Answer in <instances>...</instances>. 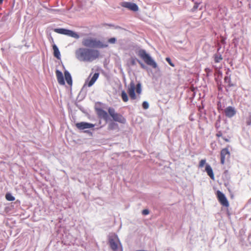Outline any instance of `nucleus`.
I'll return each instance as SVG.
<instances>
[{
  "mask_svg": "<svg viewBox=\"0 0 251 251\" xmlns=\"http://www.w3.org/2000/svg\"><path fill=\"white\" fill-rule=\"evenodd\" d=\"M76 53L77 58L83 61H92L100 56L98 50L88 49H79Z\"/></svg>",
  "mask_w": 251,
  "mask_h": 251,
  "instance_id": "1",
  "label": "nucleus"
},
{
  "mask_svg": "<svg viewBox=\"0 0 251 251\" xmlns=\"http://www.w3.org/2000/svg\"><path fill=\"white\" fill-rule=\"evenodd\" d=\"M142 85L140 83H138L135 85L133 81H131L129 84L127 92L129 95V97L131 100H135L140 98L142 93Z\"/></svg>",
  "mask_w": 251,
  "mask_h": 251,
  "instance_id": "2",
  "label": "nucleus"
},
{
  "mask_svg": "<svg viewBox=\"0 0 251 251\" xmlns=\"http://www.w3.org/2000/svg\"><path fill=\"white\" fill-rule=\"evenodd\" d=\"M82 43L84 46L86 47L103 48H106L108 46L107 45L103 44L100 40L92 38L84 39Z\"/></svg>",
  "mask_w": 251,
  "mask_h": 251,
  "instance_id": "3",
  "label": "nucleus"
},
{
  "mask_svg": "<svg viewBox=\"0 0 251 251\" xmlns=\"http://www.w3.org/2000/svg\"><path fill=\"white\" fill-rule=\"evenodd\" d=\"M138 55L148 65L151 66L153 68H157V65L156 63L148 53H147L145 50H140L138 52Z\"/></svg>",
  "mask_w": 251,
  "mask_h": 251,
  "instance_id": "4",
  "label": "nucleus"
},
{
  "mask_svg": "<svg viewBox=\"0 0 251 251\" xmlns=\"http://www.w3.org/2000/svg\"><path fill=\"white\" fill-rule=\"evenodd\" d=\"M108 112L110 116L115 122H117L121 124L126 123V119L121 114L116 112L114 108L109 107L108 109Z\"/></svg>",
  "mask_w": 251,
  "mask_h": 251,
  "instance_id": "5",
  "label": "nucleus"
},
{
  "mask_svg": "<svg viewBox=\"0 0 251 251\" xmlns=\"http://www.w3.org/2000/svg\"><path fill=\"white\" fill-rule=\"evenodd\" d=\"M108 241L111 249L113 251H117L119 249V245L121 246L118 236L115 234L110 236Z\"/></svg>",
  "mask_w": 251,
  "mask_h": 251,
  "instance_id": "6",
  "label": "nucleus"
},
{
  "mask_svg": "<svg viewBox=\"0 0 251 251\" xmlns=\"http://www.w3.org/2000/svg\"><path fill=\"white\" fill-rule=\"evenodd\" d=\"M54 31L57 33L68 35L75 39L79 38V36L77 33L71 30L64 28H55Z\"/></svg>",
  "mask_w": 251,
  "mask_h": 251,
  "instance_id": "7",
  "label": "nucleus"
},
{
  "mask_svg": "<svg viewBox=\"0 0 251 251\" xmlns=\"http://www.w3.org/2000/svg\"><path fill=\"white\" fill-rule=\"evenodd\" d=\"M230 153L227 148H225L221 151L220 157H221V163L224 165L225 163V161L230 158Z\"/></svg>",
  "mask_w": 251,
  "mask_h": 251,
  "instance_id": "8",
  "label": "nucleus"
},
{
  "mask_svg": "<svg viewBox=\"0 0 251 251\" xmlns=\"http://www.w3.org/2000/svg\"><path fill=\"white\" fill-rule=\"evenodd\" d=\"M216 194L219 202L222 205L228 207L229 206V203L225 195L219 190L217 191Z\"/></svg>",
  "mask_w": 251,
  "mask_h": 251,
  "instance_id": "9",
  "label": "nucleus"
},
{
  "mask_svg": "<svg viewBox=\"0 0 251 251\" xmlns=\"http://www.w3.org/2000/svg\"><path fill=\"white\" fill-rule=\"evenodd\" d=\"M75 126L78 129L80 130H83L85 129L92 128L94 127L95 125L92 124L82 122L76 123L75 124Z\"/></svg>",
  "mask_w": 251,
  "mask_h": 251,
  "instance_id": "10",
  "label": "nucleus"
},
{
  "mask_svg": "<svg viewBox=\"0 0 251 251\" xmlns=\"http://www.w3.org/2000/svg\"><path fill=\"white\" fill-rule=\"evenodd\" d=\"M224 111L225 115L228 118L233 117L236 113V110L235 108L231 106L227 107Z\"/></svg>",
  "mask_w": 251,
  "mask_h": 251,
  "instance_id": "11",
  "label": "nucleus"
},
{
  "mask_svg": "<svg viewBox=\"0 0 251 251\" xmlns=\"http://www.w3.org/2000/svg\"><path fill=\"white\" fill-rule=\"evenodd\" d=\"M100 74L99 73H96L94 74L90 80H89V78L86 80L85 82V85L89 87H91L96 82Z\"/></svg>",
  "mask_w": 251,
  "mask_h": 251,
  "instance_id": "12",
  "label": "nucleus"
},
{
  "mask_svg": "<svg viewBox=\"0 0 251 251\" xmlns=\"http://www.w3.org/2000/svg\"><path fill=\"white\" fill-rule=\"evenodd\" d=\"M97 114L100 119H103L106 122L108 120V114L106 111L101 108L97 109Z\"/></svg>",
  "mask_w": 251,
  "mask_h": 251,
  "instance_id": "13",
  "label": "nucleus"
},
{
  "mask_svg": "<svg viewBox=\"0 0 251 251\" xmlns=\"http://www.w3.org/2000/svg\"><path fill=\"white\" fill-rule=\"evenodd\" d=\"M122 6L133 11H137L138 10L137 5L134 3L125 2L122 4Z\"/></svg>",
  "mask_w": 251,
  "mask_h": 251,
  "instance_id": "14",
  "label": "nucleus"
},
{
  "mask_svg": "<svg viewBox=\"0 0 251 251\" xmlns=\"http://www.w3.org/2000/svg\"><path fill=\"white\" fill-rule=\"evenodd\" d=\"M55 73L58 83L62 85H64L65 81L62 72L57 70L55 71Z\"/></svg>",
  "mask_w": 251,
  "mask_h": 251,
  "instance_id": "15",
  "label": "nucleus"
},
{
  "mask_svg": "<svg viewBox=\"0 0 251 251\" xmlns=\"http://www.w3.org/2000/svg\"><path fill=\"white\" fill-rule=\"evenodd\" d=\"M205 171L206 172L208 176L213 180L214 179V175L211 166L207 164L205 166Z\"/></svg>",
  "mask_w": 251,
  "mask_h": 251,
  "instance_id": "16",
  "label": "nucleus"
},
{
  "mask_svg": "<svg viewBox=\"0 0 251 251\" xmlns=\"http://www.w3.org/2000/svg\"><path fill=\"white\" fill-rule=\"evenodd\" d=\"M107 129L108 130H113L115 129H119V126L117 124L112 122L109 124Z\"/></svg>",
  "mask_w": 251,
  "mask_h": 251,
  "instance_id": "17",
  "label": "nucleus"
},
{
  "mask_svg": "<svg viewBox=\"0 0 251 251\" xmlns=\"http://www.w3.org/2000/svg\"><path fill=\"white\" fill-rule=\"evenodd\" d=\"M65 79L67 83L70 85H72V77L68 71H65L64 73Z\"/></svg>",
  "mask_w": 251,
  "mask_h": 251,
  "instance_id": "18",
  "label": "nucleus"
},
{
  "mask_svg": "<svg viewBox=\"0 0 251 251\" xmlns=\"http://www.w3.org/2000/svg\"><path fill=\"white\" fill-rule=\"evenodd\" d=\"M52 48L53 50L54 56L57 58L59 59L60 57V53L57 47L55 45H53Z\"/></svg>",
  "mask_w": 251,
  "mask_h": 251,
  "instance_id": "19",
  "label": "nucleus"
},
{
  "mask_svg": "<svg viewBox=\"0 0 251 251\" xmlns=\"http://www.w3.org/2000/svg\"><path fill=\"white\" fill-rule=\"evenodd\" d=\"M121 96L123 101L126 102L128 101L129 99L127 94L124 90L122 91Z\"/></svg>",
  "mask_w": 251,
  "mask_h": 251,
  "instance_id": "20",
  "label": "nucleus"
},
{
  "mask_svg": "<svg viewBox=\"0 0 251 251\" xmlns=\"http://www.w3.org/2000/svg\"><path fill=\"white\" fill-rule=\"evenodd\" d=\"M214 59L215 63H219L223 60V57L221 54L216 53L214 55Z\"/></svg>",
  "mask_w": 251,
  "mask_h": 251,
  "instance_id": "21",
  "label": "nucleus"
},
{
  "mask_svg": "<svg viewBox=\"0 0 251 251\" xmlns=\"http://www.w3.org/2000/svg\"><path fill=\"white\" fill-rule=\"evenodd\" d=\"M5 198L7 200L9 201H13L15 200V198L9 193H7L6 194Z\"/></svg>",
  "mask_w": 251,
  "mask_h": 251,
  "instance_id": "22",
  "label": "nucleus"
},
{
  "mask_svg": "<svg viewBox=\"0 0 251 251\" xmlns=\"http://www.w3.org/2000/svg\"><path fill=\"white\" fill-rule=\"evenodd\" d=\"M245 122H246L247 126L251 125V114H250L246 118Z\"/></svg>",
  "mask_w": 251,
  "mask_h": 251,
  "instance_id": "23",
  "label": "nucleus"
},
{
  "mask_svg": "<svg viewBox=\"0 0 251 251\" xmlns=\"http://www.w3.org/2000/svg\"><path fill=\"white\" fill-rule=\"evenodd\" d=\"M206 164V160L205 159H201L199 164V167L200 168H202L204 165Z\"/></svg>",
  "mask_w": 251,
  "mask_h": 251,
  "instance_id": "24",
  "label": "nucleus"
},
{
  "mask_svg": "<svg viewBox=\"0 0 251 251\" xmlns=\"http://www.w3.org/2000/svg\"><path fill=\"white\" fill-rule=\"evenodd\" d=\"M224 80H225V81L226 82V83H229V84H228V85H229V86H233V85H232V84H230V81H231V80H230V78L229 77H228V76H225V78H224Z\"/></svg>",
  "mask_w": 251,
  "mask_h": 251,
  "instance_id": "25",
  "label": "nucleus"
},
{
  "mask_svg": "<svg viewBox=\"0 0 251 251\" xmlns=\"http://www.w3.org/2000/svg\"><path fill=\"white\" fill-rule=\"evenodd\" d=\"M142 106L144 109H148L149 107L148 102L147 101H144L142 103Z\"/></svg>",
  "mask_w": 251,
  "mask_h": 251,
  "instance_id": "26",
  "label": "nucleus"
},
{
  "mask_svg": "<svg viewBox=\"0 0 251 251\" xmlns=\"http://www.w3.org/2000/svg\"><path fill=\"white\" fill-rule=\"evenodd\" d=\"M116 39L115 38L113 37L108 39V42L110 44H115L116 43Z\"/></svg>",
  "mask_w": 251,
  "mask_h": 251,
  "instance_id": "27",
  "label": "nucleus"
},
{
  "mask_svg": "<svg viewBox=\"0 0 251 251\" xmlns=\"http://www.w3.org/2000/svg\"><path fill=\"white\" fill-rule=\"evenodd\" d=\"M166 60L167 61V62L172 67H174V64L172 63L171 59L169 57L166 58Z\"/></svg>",
  "mask_w": 251,
  "mask_h": 251,
  "instance_id": "28",
  "label": "nucleus"
},
{
  "mask_svg": "<svg viewBox=\"0 0 251 251\" xmlns=\"http://www.w3.org/2000/svg\"><path fill=\"white\" fill-rule=\"evenodd\" d=\"M200 4V3L195 2V4H194V7L193 8V10H196L197 9H198Z\"/></svg>",
  "mask_w": 251,
  "mask_h": 251,
  "instance_id": "29",
  "label": "nucleus"
},
{
  "mask_svg": "<svg viewBox=\"0 0 251 251\" xmlns=\"http://www.w3.org/2000/svg\"><path fill=\"white\" fill-rule=\"evenodd\" d=\"M149 214V210L148 209H144L142 211V214L144 215H147Z\"/></svg>",
  "mask_w": 251,
  "mask_h": 251,
  "instance_id": "30",
  "label": "nucleus"
},
{
  "mask_svg": "<svg viewBox=\"0 0 251 251\" xmlns=\"http://www.w3.org/2000/svg\"><path fill=\"white\" fill-rule=\"evenodd\" d=\"M222 135H223V134H222V131H218V132L216 133V137H222Z\"/></svg>",
  "mask_w": 251,
  "mask_h": 251,
  "instance_id": "31",
  "label": "nucleus"
},
{
  "mask_svg": "<svg viewBox=\"0 0 251 251\" xmlns=\"http://www.w3.org/2000/svg\"><path fill=\"white\" fill-rule=\"evenodd\" d=\"M223 139L226 142H229V140L227 138H225V137H223Z\"/></svg>",
  "mask_w": 251,
  "mask_h": 251,
  "instance_id": "32",
  "label": "nucleus"
},
{
  "mask_svg": "<svg viewBox=\"0 0 251 251\" xmlns=\"http://www.w3.org/2000/svg\"><path fill=\"white\" fill-rule=\"evenodd\" d=\"M3 0H0V4H2Z\"/></svg>",
  "mask_w": 251,
  "mask_h": 251,
  "instance_id": "33",
  "label": "nucleus"
},
{
  "mask_svg": "<svg viewBox=\"0 0 251 251\" xmlns=\"http://www.w3.org/2000/svg\"><path fill=\"white\" fill-rule=\"evenodd\" d=\"M221 42H224V39H222V40H221Z\"/></svg>",
  "mask_w": 251,
  "mask_h": 251,
  "instance_id": "34",
  "label": "nucleus"
},
{
  "mask_svg": "<svg viewBox=\"0 0 251 251\" xmlns=\"http://www.w3.org/2000/svg\"><path fill=\"white\" fill-rule=\"evenodd\" d=\"M91 75H92V74H90L89 75V76H91Z\"/></svg>",
  "mask_w": 251,
  "mask_h": 251,
  "instance_id": "35",
  "label": "nucleus"
},
{
  "mask_svg": "<svg viewBox=\"0 0 251 251\" xmlns=\"http://www.w3.org/2000/svg\"><path fill=\"white\" fill-rule=\"evenodd\" d=\"M91 75H92V74H90L89 75V76H91Z\"/></svg>",
  "mask_w": 251,
  "mask_h": 251,
  "instance_id": "36",
  "label": "nucleus"
},
{
  "mask_svg": "<svg viewBox=\"0 0 251 251\" xmlns=\"http://www.w3.org/2000/svg\"><path fill=\"white\" fill-rule=\"evenodd\" d=\"M91 75H92V74H90L89 75V76H91Z\"/></svg>",
  "mask_w": 251,
  "mask_h": 251,
  "instance_id": "37",
  "label": "nucleus"
},
{
  "mask_svg": "<svg viewBox=\"0 0 251 251\" xmlns=\"http://www.w3.org/2000/svg\"><path fill=\"white\" fill-rule=\"evenodd\" d=\"M121 251H122V249H121Z\"/></svg>",
  "mask_w": 251,
  "mask_h": 251,
  "instance_id": "38",
  "label": "nucleus"
}]
</instances>
